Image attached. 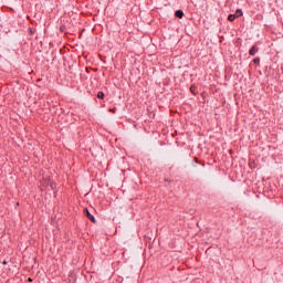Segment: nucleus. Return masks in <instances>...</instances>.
<instances>
[{
  "mask_svg": "<svg viewBox=\"0 0 283 283\" xmlns=\"http://www.w3.org/2000/svg\"><path fill=\"white\" fill-rule=\"evenodd\" d=\"M253 63H255L256 65H259V63H260V57H255V59L253 60Z\"/></svg>",
  "mask_w": 283,
  "mask_h": 283,
  "instance_id": "obj_7",
  "label": "nucleus"
},
{
  "mask_svg": "<svg viewBox=\"0 0 283 283\" xmlns=\"http://www.w3.org/2000/svg\"><path fill=\"white\" fill-rule=\"evenodd\" d=\"M84 213H85V216H87V218L91 222H96V219L94 218V216H92V213H90V210L84 209Z\"/></svg>",
  "mask_w": 283,
  "mask_h": 283,
  "instance_id": "obj_2",
  "label": "nucleus"
},
{
  "mask_svg": "<svg viewBox=\"0 0 283 283\" xmlns=\"http://www.w3.org/2000/svg\"><path fill=\"white\" fill-rule=\"evenodd\" d=\"M175 15L178 18V19H182V17H185V12H182V10H177Z\"/></svg>",
  "mask_w": 283,
  "mask_h": 283,
  "instance_id": "obj_3",
  "label": "nucleus"
},
{
  "mask_svg": "<svg viewBox=\"0 0 283 283\" xmlns=\"http://www.w3.org/2000/svg\"><path fill=\"white\" fill-rule=\"evenodd\" d=\"M3 264H8V262L3 261Z\"/></svg>",
  "mask_w": 283,
  "mask_h": 283,
  "instance_id": "obj_9",
  "label": "nucleus"
},
{
  "mask_svg": "<svg viewBox=\"0 0 283 283\" xmlns=\"http://www.w3.org/2000/svg\"><path fill=\"white\" fill-rule=\"evenodd\" d=\"M234 15H235L237 18H238V17H242V10H240V9L237 10Z\"/></svg>",
  "mask_w": 283,
  "mask_h": 283,
  "instance_id": "obj_6",
  "label": "nucleus"
},
{
  "mask_svg": "<svg viewBox=\"0 0 283 283\" xmlns=\"http://www.w3.org/2000/svg\"><path fill=\"white\" fill-rule=\"evenodd\" d=\"M235 19H237L235 14H230L228 17V20H230V21H235Z\"/></svg>",
  "mask_w": 283,
  "mask_h": 283,
  "instance_id": "obj_5",
  "label": "nucleus"
},
{
  "mask_svg": "<svg viewBox=\"0 0 283 283\" xmlns=\"http://www.w3.org/2000/svg\"><path fill=\"white\" fill-rule=\"evenodd\" d=\"M51 189H54V186L51 184Z\"/></svg>",
  "mask_w": 283,
  "mask_h": 283,
  "instance_id": "obj_8",
  "label": "nucleus"
},
{
  "mask_svg": "<svg viewBox=\"0 0 283 283\" xmlns=\"http://www.w3.org/2000/svg\"><path fill=\"white\" fill-rule=\"evenodd\" d=\"M97 98H105V93H103V92H98L97 93Z\"/></svg>",
  "mask_w": 283,
  "mask_h": 283,
  "instance_id": "obj_4",
  "label": "nucleus"
},
{
  "mask_svg": "<svg viewBox=\"0 0 283 283\" xmlns=\"http://www.w3.org/2000/svg\"><path fill=\"white\" fill-rule=\"evenodd\" d=\"M259 51H260V49L258 48V45H253L250 49L249 54H250V56H255V54H258Z\"/></svg>",
  "mask_w": 283,
  "mask_h": 283,
  "instance_id": "obj_1",
  "label": "nucleus"
}]
</instances>
